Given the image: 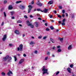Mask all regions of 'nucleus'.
<instances>
[{"instance_id": "nucleus-60", "label": "nucleus", "mask_w": 76, "mask_h": 76, "mask_svg": "<svg viewBox=\"0 0 76 76\" xmlns=\"http://www.w3.org/2000/svg\"><path fill=\"white\" fill-rule=\"evenodd\" d=\"M34 1H32V2H31V4H34Z\"/></svg>"}, {"instance_id": "nucleus-64", "label": "nucleus", "mask_w": 76, "mask_h": 76, "mask_svg": "<svg viewBox=\"0 0 76 76\" xmlns=\"http://www.w3.org/2000/svg\"><path fill=\"white\" fill-rule=\"evenodd\" d=\"M19 26H22V25L20 24H19Z\"/></svg>"}, {"instance_id": "nucleus-17", "label": "nucleus", "mask_w": 76, "mask_h": 76, "mask_svg": "<svg viewBox=\"0 0 76 76\" xmlns=\"http://www.w3.org/2000/svg\"><path fill=\"white\" fill-rule=\"evenodd\" d=\"M67 71L68 72L70 73H71V71L70 70V68H68L67 69Z\"/></svg>"}, {"instance_id": "nucleus-39", "label": "nucleus", "mask_w": 76, "mask_h": 76, "mask_svg": "<svg viewBox=\"0 0 76 76\" xmlns=\"http://www.w3.org/2000/svg\"><path fill=\"white\" fill-rule=\"evenodd\" d=\"M50 28L52 30H53V29H54V28H53V27L51 26L50 27Z\"/></svg>"}, {"instance_id": "nucleus-57", "label": "nucleus", "mask_w": 76, "mask_h": 76, "mask_svg": "<svg viewBox=\"0 0 76 76\" xmlns=\"http://www.w3.org/2000/svg\"><path fill=\"white\" fill-rule=\"evenodd\" d=\"M65 14L66 15V16H68V14H67V13H66Z\"/></svg>"}, {"instance_id": "nucleus-10", "label": "nucleus", "mask_w": 76, "mask_h": 76, "mask_svg": "<svg viewBox=\"0 0 76 76\" xmlns=\"http://www.w3.org/2000/svg\"><path fill=\"white\" fill-rule=\"evenodd\" d=\"M19 47L20 49V51H22V48H23V45L22 44H21L20 45Z\"/></svg>"}, {"instance_id": "nucleus-48", "label": "nucleus", "mask_w": 76, "mask_h": 76, "mask_svg": "<svg viewBox=\"0 0 76 76\" xmlns=\"http://www.w3.org/2000/svg\"><path fill=\"white\" fill-rule=\"evenodd\" d=\"M24 18H26V19H27V18H28V17H27V16L26 15H25L24 16Z\"/></svg>"}, {"instance_id": "nucleus-4", "label": "nucleus", "mask_w": 76, "mask_h": 76, "mask_svg": "<svg viewBox=\"0 0 76 76\" xmlns=\"http://www.w3.org/2000/svg\"><path fill=\"white\" fill-rule=\"evenodd\" d=\"M75 16H76V14L75 13H73V14H72L71 15H70V17L71 18H72V19H74V18H75Z\"/></svg>"}, {"instance_id": "nucleus-8", "label": "nucleus", "mask_w": 76, "mask_h": 76, "mask_svg": "<svg viewBox=\"0 0 76 76\" xmlns=\"http://www.w3.org/2000/svg\"><path fill=\"white\" fill-rule=\"evenodd\" d=\"M15 33L16 34V35H19V31L18 30H16L15 31Z\"/></svg>"}, {"instance_id": "nucleus-45", "label": "nucleus", "mask_w": 76, "mask_h": 76, "mask_svg": "<svg viewBox=\"0 0 76 76\" xmlns=\"http://www.w3.org/2000/svg\"><path fill=\"white\" fill-rule=\"evenodd\" d=\"M34 53L35 54H37V50H35L34 52Z\"/></svg>"}, {"instance_id": "nucleus-3", "label": "nucleus", "mask_w": 76, "mask_h": 76, "mask_svg": "<svg viewBox=\"0 0 76 76\" xmlns=\"http://www.w3.org/2000/svg\"><path fill=\"white\" fill-rule=\"evenodd\" d=\"M57 48L58 49L57 50V53H60L61 51V49H60V46H57ZM59 48V49H58Z\"/></svg>"}, {"instance_id": "nucleus-23", "label": "nucleus", "mask_w": 76, "mask_h": 76, "mask_svg": "<svg viewBox=\"0 0 76 76\" xmlns=\"http://www.w3.org/2000/svg\"><path fill=\"white\" fill-rule=\"evenodd\" d=\"M10 13L11 15H13V14H14L15 12L14 11L11 12H10Z\"/></svg>"}, {"instance_id": "nucleus-55", "label": "nucleus", "mask_w": 76, "mask_h": 76, "mask_svg": "<svg viewBox=\"0 0 76 76\" xmlns=\"http://www.w3.org/2000/svg\"><path fill=\"white\" fill-rule=\"evenodd\" d=\"M54 13H55V14H56V13H57V11H54Z\"/></svg>"}, {"instance_id": "nucleus-20", "label": "nucleus", "mask_w": 76, "mask_h": 76, "mask_svg": "<svg viewBox=\"0 0 76 76\" xmlns=\"http://www.w3.org/2000/svg\"><path fill=\"white\" fill-rule=\"evenodd\" d=\"M47 11H48V9H45V10L43 11V12L44 13H47Z\"/></svg>"}, {"instance_id": "nucleus-25", "label": "nucleus", "mask_w": 76, "mask_h": 76, "mask_svg": "<svg viewBox=\"0 0 76 76\" xmlns=\"http://www.w3.org/2000/svg\"><path fill=\"white\" fill-rule=\"evenodd\" d=\"M21 1H17L16 2V4H18V3H21Z\"/></svg>"}, {"instance_id": "nucleus-19", "label": "nucleus", "mask_w": 76, "mask_h": 76, "mask_svg": "<svg viewBox=\"0 0 76 76\" xmlns=\"http://www.w3.org/2000/svg\"><path fill=\"white\" fill-rule=\"evenodd\" d=\"M48 3V4H53V1H50Z\"/></svg>"}, {"instance_id": "nucleus-41", "label": "nucleus", "mask_w": 76, "mask_h": 76, "mask_svg": "<svg viewBox=\"0 0 76 76\" xmlns=\"http://www.w3.org/2000/svg\"><path fill=\"white\" fill-rule=\"evenodd\" d=\"M59 73H60V72L59 71H58L56 72V75H57L58 74H59Z\"/></svg>"}, {"instance_id": "nucleus-59", "label": "nucleus", "mask_w": 76, "mask_h": 76, "mask_svg": "<svg viewBox=\"0 0 76 76\" xmlns=\"http://www.w3.org/2000/svg\"><path fill=\"white\" fill-rule=\"evenodd\" d=\"M30 18H33V17L32 16V15L30 16Z\"/></svg>"}, {"instance_id": "nucleus-38", "label": "nucleus", "mask_w": 76, "mask_h": 76, "mask_svg": "<svg viewBox=\"0 0 76 76\" xmlns=\"http://www.w3.org/2000/svg\"><path fill=\"white\" fill-rule=\"evenodd\" d=\"M42 38V36L40 35L38 37V38L39 39H41Z\"/></svg>"}, {"instance_id": "nucleus-13", "label": "nucleus", "mask_w": 76, "mask_h": 76, "mask_svg": "<svg viewBox=\"0 0 76 76\" xmlns=\"http://www.w3.org/2000/svg\"><path fill=\"white\" fill-rule=\"evenodd\" d=\"M13 9V7H12V5H10L8 7V9L9 10H12Z\"/></svg>"}, {"instance_id": "nucleus-36", "label": "nucleus", "mask_w": 76, "mask_h": 76, "mask_svg": "<svg viewBox=\"0 0 76 76\" xmlns=\"http://www.w3.org/2000/svg\"><path fill=\"white\" fill-rule=\"evenodd\" d=\"M65 21H66V19L65 18H64L62 21V22H65Z\"/></svg>"}, {"instance_id": "nucleus-9", "label": "nucleus", "mask_w": 76, "mask_h": 76, "mask_svg": "<svg viewBox=\"0 0 76 76\" xmlns=\"http://www.w3.org/2000/svg\"><path fill=\"white\" fill-rule=\"evenodd\" d=\"M6 39V35H5L4 36V37H3V38L2 39V40H3V41H5V40Z\"/></svg>"}, {"instance_id": "nucleus-54", "label": "nucleus", "mask_w": 76, "mask_h": 76, "mask_svg": "<svg viewBox=\"0 0 76 76\" xmlns=\"http://www.w3.org/2000/svg\"><path fill=\"white\" fill-rule=\"evenodd\" d=\"M61 21H58V23H61Z\"/></svg>"}, {"instance_id": "nucleus-15", "label": "nucleus", "mask_w": 76, "mask_h": 76, "mask_svg": "<svg viewBox=\"0 0 76 76\" xmlns=\"http://www.w3.org/2000/svg\"><path fill=\"white\" fill-rule=\"evenodd\" d=\"M72 45H70L69 46H68V50H71V49H72Z\"/></svg>"}, {"instance_id": "nucleus-21", "label": "nucleus", "mask_w": 76, "mask_h": 76, "mask_svg": "<svg viewBox=\"0 0 76 76\" xmlns=\"http://www.w3.org/2000/svg\"><path fill=\"white\" fill-rule=\"evenodd\" d=\"M59 40H60V41H61V42H62V41H63V38H61L60 37L59 38Z\"/></svg>"}, {"instance_id": "nucleus-18", "label": "nucleus", "mask_w": 76, "mask_h": 76, "mask_svg": "<svg viewBox=\"0 0 76 76\" xmlns=\"http://www.w3.org/2000/svg\"><path fill=\"white\" fill-rule=\"evenodd\" d=\"M50 41H52V42H53V43H54V42H55L54 41V39H52V38H50Z\"/></svg>"}, {"instance_id": "nucleus-22", "label": "nucleus", "mask_w": 76, "mask_h": 76, "mask_svg": "<svg viewBox=\"0 0 76 76\" xmlns=\"http://www.w3.org/2000/svg\"><path fill=\"white\" fill-rule=\"evenodd\" d=\"M30 26L31 28H34V25H32V23L31 24V25Z\"/></svg>"}, {"instance_id": "nucleus-34", "label": "nucleus", "mask_w": 76, "mask_h": 76, "mask_svg": "<svg viewBox=\"0 0 76 76\" xmlns=\"http://www.w3.org/2000/svg\"><path fill=\"white\" fill-rule=\"evenodd\" d=\"M4 17H6V13L5 12H4Z\"/></svg>"}, {"instance_id": "nucleus-16", "label": "nucleus", "mask_w": 76, "mask_h": 76, "mask_svg": "<svg viewBox=\"0 0 76 76\" xmlns=\"http://www.w3.org/2000/svg\"><path fill=\"white\" fill-rule=\"evenodd\" d=\"M23 61H24L23 59H21L19 62V64H21V63H23Z\"/></svg>"}, {"instance_id": "nucleus-28", "label": "nucleus", "mask_w": 76, "mask_h": 76, "mask_svg": "<svg viewBox=\"0 0 76 76\" xmlns=\"http://www.w3.org/2000/svg\"><path fill=\"white\" fill-rule=\"evenodd\" d=\"M17 50L18 51H20V48H19V47H18L17 48Z\"/></svg>"}, {"instance_id": "nucleus-1", "label": "nucleus", "mask_w": 76, "mask_h": 76, "mask_svg": "<svg viewBox=\"0 0 76 76\" xmlns=\"http://www.w3.org/2000/svg\"><path fill=\"white\" fill-rule=\"evenodd\" d=\"M8 58V62H10L11 60H12V57H9V55H7L5 57L3 58V61H6L7 59Z\"/></svg>"}, {"instance_id": "nucleus-47", "label": "nucleus", "mask_w": 76, "mask_h": 76, "mask_svg": "<svg viewBox=\"0 0 76 76\" xmlns=\"http://www.w3.org/2000/svg\"><path fill=\"white\" fill-rule=\"evenodd\" d=\"M47 38V37H43V39H45Z\"/></svg>"}, {"instance_id": "nucleus-43", "label": "nucleus", "mask_w": 76, "mask_h": 76, "mask_svg": "<svg viewBox=\"0 0 76 76\" xmlns=\"http://www.w3.org/2000/svg\"><path fill=\"white\" fill-rule=\"evenodd\" d=\"M4 4H6V3H7V0H5L4 1Z\"/></svg>"}, {"instance_id": "nucleus-26", "label": "nucleus", "mask_w": 76, "mask_h": 76, "mask_svg": "<svg viewBox=\"0 0 76 76\" xmlns=\"http://www.w3.org/2000/svg\"><path fill=\"white\" fill-rule=\"evenodd\" d=\"M14 58L15 59V61H16V60H17V58H16V57L15 56H14Z\"/></svg>"}, {"instance_id": "nucleus-44", "label": "nucleus", "mask_w": 76, "mask_h": 76, "mask_svg": "<svg viewBox=\"0 0 76 76\" xmlns=\"http://www.w3.org/2000/svg\"><path fill=\"white\" fill-rule=\"evenodd\" d=\"M9 45L10 47H12V46L13 45L12 44H9Z\"/></svg>"}, {"instance_id": "nucleus-33", "label": "nucleus", "mask_w": 76, "mask_h": 76, "mask_svg": "<svg viewBox=\"0 0 76 76\" xmlns=\"http://www.w3.org/2000/svg\"><path fill=\"white\" fill-rule=\"evenodd\" d=\"M48 56H47V57H45V60H47V59H48Z\"/></svg>"}, {"instance_id": "nucleus-35", "label": "nucleus", "mask_w": 76, "mask_h": 76, "mask_svg": "<svg viewBox=\"0 0 76 76\" xmlns=\"http://www.w3.org/2000/svg\"><path fill=\"white\" fill-rule=\"evenodd\" d=\"M58 17L59 18H61V16L59 15L58 14Z\"/></svg>"}, {"instance_id": "nucleus-46", "label": "nucleus", "mask_w": 76, "mask_h": 76, "mask_svg": "<svg viewBox=\"0 0 76 76\" xmlns=\"http://www.w3.org/2000/svg\"><path fill=\"white\" fill-rule=\"evenodd\" d=\"M37 11H41V9H37Z\"/></svg>"}, {"instance_id": "nucleus-24", "label": "nucleus", "mask_w": 76, "mask_h": 76, "mask_svg": "<svg viewBox=\"0 0 76 76\" xmlns=\"http://www.w3.org/2000/svg\"><path fill=\"white\" fill-rule=\"evenodd\" d=\"M47 54L48 55V56H50V52H48L47 53Z\"/></svg>"}, {"instance_id": "nucleus-12", "label": "nucleus", "mask_w": 76, "mask_h": 76, "mask_svg": "<svg viewBox=\"0 0 76 76\" xmlns=\"http://www.w3.org/2000/svg\"><path fill=\"white\" fill-rule=\"evenodd\" d=\"M10 74H11V75H12L13 73H12V72H11V71H10L7 73L8 76H10Z\"/></svg>"}, {"instance_id": "nucleus-32", "label": "nucleus", "mask_w": 76, "mask_h": 76, "mask_svg": "<svg viewBox=\"0 0 76 76\" xmlns=\"http://www.w3.org/2000/svg\"><path fill=\"white\" fill-rule=\"evenodd\" d=\"M61 24L63 26H64V25H65V23L64 22H63V23H61Z\"/></svg>"}, {"instance_id": "nucleus-49", "label": "nucleus", "mask_w": 76, "mask_h": 76, "mask_svg": "<svg viewBox=\"0 0 76 76\" xmlns=\"http://www.w3.org/2000/svg\"><path fill=\"white\" fill-rule=\"evenodd\" d=\"M11 19H15V17H14V16L12 17H11Z\"/></svg>"}, {"instance_id": "nucleus-51", "label": "nucleus", "mask_w": 76, "mask_h": 76, "mask_svg": "<svg viewBox=\"0 0 76 76\" xmlns=\"http://www.w3.org/2000/svg\"><path fill=\"white\" fill-rule=\"evenodd\" d=\"M62 16L63 17V18H64V16H65V15H64V14H62Z\"/></svg>"}, {"instance_id": "nucleus-42", "label": "nucleus", "mask_w": 76, "mask_h": 76, "mask_svg": "<svg viewBox=\"0 0 76 76\" xmlns=\"http://www.w3.org/2000/svg\"><path fill=\"white\" fill-rule=\"evenodd\" d=\"M46 31H50V29L48 28H46Z\"/></svg>"}, {"instance_id": "nucleus-50", "label": "nucleus", "mask_w": 76, "mask_h": 76, "mask_svg": "<svg viewBox=\"0 0 76 76\" xmlns=\"http://www.w3.org/2000/svg\"><path fill=\"white\" fill-rule=\"evenodd\" d=\"M23 56L24 57H26V54H23Z\"/></svg>"}, {"instance_id": "nucleus-7", "label": "nucleus", "mask_w": 76, "mask_h": 76, "mask_svg": "<svg viewBox=\"0 0 76 76\" xmlns=\"http://www.w3.org/2000/svg\"><path fill=\"white\" fill-rule=\"evenodd\" d=\"M26 23H27V25L28 26H30L31 24L29 21V20H27L26 21Z\"/></svg>"}, {"instance_id": "nucleus-27", "label": "nucleus", "mask_w": 76, "mask_h": 76, "mask_svg": "<svg viewBox=\"0 0 76 76\" xmlns=\"http://www.w3.org/2000/svg\"><path fill=\"white\" fill-rule=\"evenodd\" d=\"M70 67L71 68H73V64L70 65Z\"/></svg>"}, {"instance_id": "nucleus-6", "label": "nucleus", "mask_w": 76, "mask_h": 76, "mask_svg": "<svg viewBox=\"0 0 76 76\" xmlns=\"http://www.w3.org/2000/svg\"><path fill=\"white\" fill-rule=\"evenodd\" d=\"M36 4H37V5L39 6H40V7L42 6V4L41 3H40L39 2H37Z\"/></svg>"}, {"instance_id": "nucleus-30", "label": "nucleus", "mask_w": 76, "mask_h": 76, "mask_svg": "<svg viewBox=\"0 0 76 76\" xmlns=\"http://www.w3.org/2000/svg\"><path fill=\"white\" fill-rule=\"evenodd\" d=\"M34 44V43L33 42H30V45H31L32 44Z\"/></svg>"}, {"instance_id": "nucleus-2", "label": "nucleus", "mask_w": 76, "mask_h": 76, "mask_svg": "<svg viewBox=\"0 0 76 76\" xmlns=\"http://www.w3.org/2000/svg\"><path fill=\"white\" fill-rule=\"evenodd\" d=\"M42 71H43V75L45 74H48V69L45 68V66H44L42 68Z\"/></svg>"}, {"instance_id": "nucleus-5", "label": "nucleus", "mask_w": 76, "mask_h": 76, "mask_svg": "<svg viewBox=\"0 0 76 76\" xmlns=\"http://www.w3.org/2000/svg\"><path fill=\"white\" fill-rule=\"evenodd\" d=\"M28 7L29 8V9L28 10V13H29L30 12H31V10L32 9V6L30 5H29L28 6Z\"/></svg>"}, {"instance_id": "nucleus-63", "label": "nucleus", "mask_w": 76, "mask_h": 76, "mask_svg": "<svg viewBox=\"0 0 76 76\" xmlns=\"http://www.w3.org/2000/svg\"><path fill=\"white\" fill-rule=\"evenodd\" d=\"M45 26H47V23H45Z\"/></svg>"}, {"instance_id": "nucleus-11", "label": "nucleus", "mask_w": 76, "mask_h": 76, "mask_svg": "<svg viewBox=\"0 0 76 76\" xmlns=\"http://www.w3.org/2000/svg\"><path fill=\"white\" fill-rule=\"evenodd\" d=\"M20 8L21 9H22V10H23L25 8V6H20Z\"/></svg>"}, {"instance_id": "nucleus-37", "label": "nucleus", "mask_w": 76, "mask_h": 76, "mask_svg": "<svg viewBox=\"0 0 76 76\" xmlns=\"http://www.w3.org/2000/svg\"><path fill=\"white\" fill-rule=\"evenodd\" d=\"M59 9H62V7L61 6H59Z\"/></svg>"}, {"instance_id": "nucleus-40", "label": "nucleus", "mask_w": 76, "mask_h": 76, "mask_svg": "<svg viewBox=\"0 0 76 76\" xmlns=\"http://www.w3.org/2000/svg\"><path fill=\"white\" fill-rule=\"evenodd\" d=\"M62 13L64 14L65 13V11L64 10H63L62 11Z\"/></svg>"}, {"instance_id": "nucleus-53", "label": "nucleus", "mask_w": 76, "mask_h": 76, "mask_svg": "<svg viewBox=\"0 0 76 76\" xmlns=\"http://www.w3.org/2000/svg\"><path fill=\"white\" fill-rule=\"evenodd\" d=\"M3 25H4V22H2V23L1 25L2 26H3Z\"/></svg>"}, {"instance_id": "nucleus-62", "label": "nucleus", "mask_w": 76, "mask_h": 76, "mask_svg": "<svg viewBox=\"0 0 76 76\" xmlns=\"http://www.w3.org/2000/svg\"><path fill=\"white\" fill-rule=\"evenodd\" d=\"M31 38H32V39H34V37H31Z\"/></svg>"}, {"instance_id": "nucleus-56", "label": "nucleus", "mask_w": 76, "mask_h": 76, "mask_svg": "<svg viewBox=\"0 0 76 76\" xmlns=\"http://www.w3.org/2000/svg\"><path fill=\"white\" fill-rule=\"evenodd\" d=\"M56 47H53V50H55V48Z\"/></svg>"}, {"instance_id": "nucleus-58", "label": "nucleus", "mask_w": 76, "mask_h": 76, "mask_svg": "<svg viewBox=\"0 0 76 76\" xmlns=\"http://www.w3.org/2000/svg\"><path fill=\"white\" fill-rule=\"evenodd\" d=\"M52 57H55V56H54V55L53 54Z\"/></svg>"}, {"instance_id": "nucleus-29", "label": "nucleus", "mask_w": 76, "mask_h": 76, "mask_svg": "<svg viewBox=\"0 0 76 76\" xmlns=\"http://www.w3.org/2000/svg\"><path fill=\"white\" fill-rule=\"evenodd\" d=\"M1 75L2 76H5V73H4V72H2L1 74Z\"/></svg>"}, {"instance_id": "nucleus-61", "label": "nucleus", "mask_w": 76, "mask_h": 76, "mask_svg": "<svg viewBox=\"0 0 76 76\" xmlns=\"http://www.w3.org/2000/svg\"><path fill=\"white\" fill-rule=\"evenodd\" d=\"M38 19H39V20H41V18H38Z\"/></svg>"}, {"instance_id": "nucleus-14", "label": "nucleus", "mask_w": 76, "mask_h": 76, "mask_svg": "<svg viewBox=\"0 0 76 76\" xmlns=\"http://www.w3.org/2000/svg\"><path fill=\"white\" fill-rule=\"evenodd\" d=\"M34 24L36 27H38V25H39L38 23H37V22H35V23H34Z\"/></svg>"}, {"instance_id": "nucleus-52", "label": "nucleus", "mask_w": 76, "mask_h": 76, "mask_svg": "<svg viewBox=\"0 0 76 76\" xmlns=\"http://www.w3.org/2000/svg\"><path fill=\"white\" fill-rule=\"evenodd\" d=\"M50 18H52V17H53V15H51L50 16H49Z\"/></svg>"}, {"instance_id": "nucleus-31", "label": "nucleus", "mask_w": 76, "mask_h": 76, "mask_svg": "<svg viewBox=\"0 0 76 76\" xmlns=\"http://www.w3.org/2000/svg\"><path fill=\"white\" fill-rule=\"evenodd\" d=\"M17 23H22V21L20 20H18L17 21Z\"/></svg>"}]
</instances>
